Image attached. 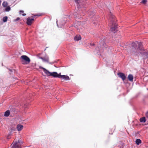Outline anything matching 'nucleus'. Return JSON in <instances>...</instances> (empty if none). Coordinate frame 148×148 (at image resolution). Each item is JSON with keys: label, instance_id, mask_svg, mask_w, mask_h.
I'll use <instances>...</instances> for the list:
<instances>
[{"label": "nucleus", "instance_id": "17", "mask_svg": "<svg viewBox=\"0 0 148 148\" xmlns=\"http://www.w3.org/2000/svg\"><path fill=\"white\" fill-rule=\"evenodd\" d=\"M10 113V111L9 110H7L5 112L4 116L5 117H8L9 116Z\"/></svg>", "mask_w": 148, "mask_h": 148}, {"label": "nucleus", "instance_id": "12", "mask_svg": "<svg viewBox=\"0 0 148 148\" xmlns=\"http://www.w3.org/2000/svg\"><path fill=\"white\" fill-rule=\"evenodd\" d=\"M42 69H43L45 73L47 75V76H50L51 72H50L49 71L44 68L42 67Z\"/></svg>", "mask_w": 148, "mask_h": 148}, {"label": "nucleus", "instance_id": "32", "mask_svg": "<svg viewBox=\"0 0 148 148\" xmlns=\"http://www.w3.org/2000/svg\"><path fill=\"white\" fill-rule=\"evenodd\" d=\"M90 45H95V44H91L90 43Z\"/></svg>", "mask_w": 148, "mask_h": 148}, {"label": "nucleus", "instance_id": "26", "mask_svg": "<svg viewBox=\"0 0 148 148\" xmlns=\"http://www.w3.org/2000/svg\"><path fill=\"white\" fill-rule=\"evenodd\" d=\"M145 116L148 119V111L145 114Z\"/></svg>", "mask_w": 148, "mask_h": 148}, {"label": "nucleus", "instance_id": "16", "mask_svg": "<svg viewBox=\"0 0 148 148\" xmlns=\"http://www.w3.org/2000/svg\"><path fill=\"white\" fill-rule=\"evenodd\" d=\"M127 78L129 81L131 82H133V77L132 74H130L129 75Z\"/></svg>", "mask_w": 148, "mask_h": 148}, {"label": "nucleus", "instance_id": "18", "mask_svg": "<svg viewBox=\"0 0 148 148\" xmlns=\"http://www.w3.org/2000/svg\"><path fill=\"white\" fill-rule=\"evenodd\" d=\"M140 121L141 123H145L146 122L145 117H143L140 118Z\"/></svg>", "mask_w": 148, "mask_h": 148}, {"label": "nucleus", "instance_id": "23", "mask_svg": "<svg viewBox=\"0 0 148 148\" xmlns=\"http://www.w3.org/2000/svg\"><path fill=\"white\" fill-rule=\"evenodd\" d=\"M10 130L11 132H13L16 130V129L14 127H12L10 128Z\"/></svg>", "mask_w": 148, "mask_h": 148}, {"label": "nucleus", "instance_id": "37", "mask_svg": "<svg viewBox=\"0 0 148 148\" xmlns=\"http://www.w3.org/2000/svg\"><path fill=\"white\" fill-rule=\"evenodd\" d=\"M63 21V22H64H64H64V21Z\"/></svg>", "mask_w": 148, "mask_h": 148}, {"label": "nucleus", "instance_id": "11", "mask_svg": "<svg viewBox=\"0 0 148 148\" xmlns=\"http://www.w3.org/2000/svg\"><path fill=\"white\" fill-rule=\"evenodd\" d=\"M59 78L64 79L66 81L69 80H70V78L68 76L64 75H61L60 74V75Z\"/></svg>", "mask_w": 148, "mask_h": 148}, {"label": "nucleus", "instance_id": "14", "mask_svg": "<svg viewBox=\"0 0 148 148\" xmlns=\"http://www.w3.org/2000/svg\"><path fill=\"white\" fill-rule=\"evenodd\" d=\"M118 31L117 28H110V33L112 34L115 33Z\"/></svg>", "mask_w": 148, "mask_h": 148}, {"label": "nucleus", "instance_id": "4", "mask_svg": "<svg viewBox=\"0 0 148 148\" xmlns=\"http://www.w3.org/2000/svg\"><path fill=\"white\" fill-rule=\"evenodd\" d=\"M23 142L21 140H18L17 141H14L12 144L11 148H21V145Z\"/></svg>", "mask_w": 148, "mask_h": 148}, {"label": "nucleus", "instance_id": "19", "mask_svg": "<svg viewBox=\"0 0 148 148\" xmlns=\"http://www.w3.org/2000/svg\"><path fill=\"white\" fill-rule=\"evenodd\" d=\"M141 143V140L140 139H137L136 141V143L137 145H139Z\"/></svg>", "mask_w": 148, "mask_h": 148}, {"label": "nucleus", "instance_id": "38", "mask_svg": "<svg viewBox=\"0 0 148 148\" xmlns=\"http://www.w3.org/2000/svg\"><path fill=\"white\" fill-rule=\"evenodd\" d=\"M10 71H11V70H10Z\"/></svg>", "mask_w": 148, "mask_h": 148}, {"label": "nucleus", "instance_id": "22", "mask_svg": "<svg viewBox=\"0 0 148 148\" xmlns=\"http://www.w3.org/2000/svg\"><path fill=\"white\" fill-rule=\"evenodd\" d=\"M8 17L7 16L4 17L3 18V20L4 22H6L7 21Z\"/></svg>", "mask_w": 148, "mask_h": 148}, {"label": "nucleus", "instance_id": "31", "mask_svg": "<svg viewBox=\"0 0 148 148\" xmlns=\"http://www.w3.org/2000/svg\"><path fill=\"white\" fill-rule=\"evenodd\" d=\"M23 15V16H25L26 15V14H25V13H24V14H22Z\"/></svg>", "mask_w": 148, "mask_h": 148}, {"label": "nucleus", "instance_id": "6", "mask_svg": "<svg viewBox=\"0 0 148 148\" xmlns=\"http://www.w3.org/2000/svg\"><path fill=\"white\" fill-rule=\"evenodd\" d=\"M21 58L22 60V61H25L26 64L29 63L30 61V60L29 58L27 56L25 55H23L21 56Z\"/></svg>", "mask_w": 148, "mask_h": 148}, {"label": "nucleus", "instance_id": "27", "mask_svg": "<svg viewBox=\"0 0 148 148\" xmlns=\"http://www.w3.org/2000/svg\"><path fill=\"white\" fill-rule=\"evenodd\" d=\"M20 19V18L19 17H17L16 19L14 20V21H16L19 20Z\"/></svg>", "mask_w": 148, "mask_h": 148}, {"label": "nucleus", "instance_id": "34", "mask_svg": "<svg viewBox=\"0 0 148 148\" xmlns=\"http://www.w3.org/2000/svg\"><path fill=\"white\" fill-rule=\"evenodd\" d=\"M1 0H0V5H1Z\"/></svg>", "mask_w": 148, "mask_h": 148}, {"label": "nucleus", "instance_id": "29", "mask_svg": "<svg viewBox=\"0 0 148 148\" xmlns=\"http://www.w3.org/2000/svg\"><path fill=\"white\" fill-rule=\"evenodd\" d=\"M24 12V11H23V10H20V13H23Z\"/></svg>", "mask_w": 148, "mask_h": 148}, {"label": "nucleus", "instance_id": "2", "mask_svg": "<svg viewBox=\"0 0 148 148\" xmlns=\"http://www.w3.org/2000/svg\"><path fill=\"white\" fill-rule=\"evenodd\" d=\"M107 47L106 46V44L105 43V41L103 40V41L101 40V41L100 42L99 45H98V46L95 49V51H96L97 50V53H99L101 50L103 49H104L106 48Z\"/></svg>", "mask_w": 148, "mask_h": 148}, {"label": "nucleus", "instance_id": "35", "mask_svg": "<svg viewBox=\"0 0 148 148\" xmlns=\"http://www.w3.org/2000/svg\"><path fill=\"white\" fill-rule=\"evenodd\" d=\"M76 2H77L78 0H75Z\"/></svg>", "mask_w": 148, "mask_h": 148}, {"label": "nucleus", "instance_id": "25", "mask_svg": "<svg viewBox=\"0 0 148 148\" xmlns=\"http://www.w3.org/2000/svg\"><path fill=\"white\" fill-rule=\"evenodd\" d=\"M147 0H143L141 3L145 4L147 3Z\"/></svg>", "mask_w": 148, "mask_h": 148}, {"label": "nucleus", "instance_id": "9", "mask_svg": "<svg viewBox=\"0 0 148 148\" xmlns=\"http://www.w3.org/2000/svg\"><path fill=\"white\" fill-rule=\"evenodd\" d=\"M140 51V53L142 56L144 57V59H146L148 58V51L147 52H141Z\"/></svg>", "mask_w": 148, "mask_h": 148}, {"label": "nucleus", "instance_id": "7", "mask_svg": "<svg viewBox=\"0 0 148 148\" xmlns=\"http://www.w3.org/2000/svg\"><path fill=\"white\" fill-rule=\"evenodd\" d=\"M60 75L57 73V72H51L50 73V76H53V77H60Z\"/></svg>", "mask_w": 148, "mask_h": 148}, {"label": "nucleus", "instance_id": "3", "mask_svg": "<svg viewBox=\"0 0 148 148\" xmlns=\"http://www.w3.org/2000/svg\"><path fill=\"white\" fill-rule=\"evenodd\" d=\"M115 16H111V18H112L109 24V26L110 28H117V24L116 23V20L115 18Z\"/></svg>", "mask_w": 148, "mask_h": 148}, {"label": "nucleus", "instance_id": "36", "mask_svg": "<svg viewBox=\"0 0 148 148\" xmlns=\"http://www.w3.org/2000/svg\"><path fill=\"white\" fill-rule=\"evenodd\" d=\"M26 106L25 105H24V107H25V108H26V106Z\"/></svg>", "mask_w": 148, "mask_h": 148}, {"label": "nucleus", "instance_id": "28", "mask_svg": "<svg viewBox=\"0 0 148 148\" xmlns=\"http://www.w3.org/2000/svg\"><path fill=\"white\" fill-rule=\"evenodd\" d=\"M32 15H33L34 16H40V15H38V14H35V15L32 14Z\"/></svg>", "mask_w": 148, "mask_h": 148}, {"label": "nucleus", "instance_id": "15", "mask_svg": "<svg viewBox=\"0 0 148 148\" xmlns=\"http://www.w3.org/2000/svg\"><path fill=\"white\" fill-rule=\"evenodd\" d=\"M81 39V37L80 35H77L74 38V40L76 41H78L80 40Z\"/></svg>", "mask_w": 148, "mask_h": 148}, {"label": "nucleus", "instance_id": "1", "mask_svg": "<svg viewBox=\"0 0 148 148\" xmlns=\"http://www.w3.org/2000/svg\"><path fill=\"white\" fill-rule=\"evenodd\" d=\"M142 44L140 42L136 41L133 42L131 44L132 51L134 49L135 53H140V51H144V49L142 46Z\"/></svg>", "mask_w": 148, "mask_h": 148}, {"label": "nucleus", "instance_id": "30", "mask_svg": "<svg viewBox=\"0 0 148 148\" xmlns=\"http://www.w3.org/2000/svg\"><path fill=\"white\" fill-rule=\"evenodd\" d=\"M77 30L78 31H79L80 30V29H82V28H77Z\"/></svg>", "mask_w": 148, "mask_h": 148}, {"label": "nucleus", "instance_id": "8", "mask_svg": "<svg viewBox=\"0 0 148 148\" xmlns=\"http://www.w3.org/2000/svg\"><path fill=\"white\" fill-rule=\"evenodd\" d=\"M34 21V18H30L29 17L27 19V23L28 25H31Z\"/></svg>", "mask_w": 148, "mask_h": 148}, {"label": "nucleus", "instance_id": "24", "mask_svg": "<svg viewBox=\"0 0 148 148\" xmlns=\"http://www.w3.org/2000/svg\"><path fill=\"white\" fill-rule=\"evenodd\" d=\"M75 22V24H74V27H78V25H78V24H79V22L78 21H76Z\"/></svg>", "mask_w": 148, "mask_h": 148}, {"label": "nucleus", "instance_id": "5", "mask_svg": "<svg viewBox=\"0 0 148 148\" xmlns=\"http://www.w3.org/2000/svg\"><path fill=\"white\" fill-rule=\"evenodd\" d=\"M39 58L40 59H41L43 62H47L48 63H49V64H54L55 63H56V61H55L53 62H49V57L48 56H46L45 58H43L42 57H39Z\"/></svg>", "mask_w": 148, "mask_h": 148}, {"label": "nucleus", "instance_id": "10", "mask_svg": "<svg viewBox=\"0 0 148 148\" xmlns=\"http://www.w3.org/2000/svg\"><path fill=\"white\" fill-rule=\"evenodd\" d=\"M119 77L121 78L123 80H124L126 79V76L125 74L122 73H118Z\"/></svg>", "mask_w": 148, "mask_h": 148}, {"label": "nucleus", "instance_id": "13", "mask_svg": "<svg viewBox=\"0 0 148 148\" xmlns=\"http://www.w3.org/2000/svg\"><path fill=\"white\" fill-rule=\"evenodd\" d=\"M23 126L22 125L18 124L17 126L16 129L18 131H21L23 129Z\"/></svg>", "mask_w": 148, "mask_h": 148}, {"label": "nucleus", "instance_id": "33", "mask_svg": "<svg viewBox=\"0 0 148 148\" xmlns=\"http://www.w3.org/2000/svg\"><path fill=\"white\" fill-rule=\"evenodd\" d=\"M7 138L8 139H9L10 138H9V136H8Z\"/></svg>", "mask_w": 148, "mask_h": 148}, {"label": "nucleus", "instance_id": "21", "mask_svg": "<svg viewBox=\"0 0 148 148\" xmlns=\"http://www.w3.org/2000/svg\"><path fill=\"white\" fill-rule=\"evenodd\" d=\"M7 7L5 9V11L7 12L9 11L10 10V7L9 6H7Z\"/></svg>", "mask_w": 148, "mask_h": 148}, {"label": "nucleus", "instance_id": "20", "mask_svg": "<svg viewBox=\"0 0 148 148\" xmlns=\"http://www.w3.org/2000/svg\"><path fill=\"white\" fill-rule=\"evenodd\" d=\"M2 5L3 7H7L8 5V3L5 1H4L2 3Z\"/></svg>", "mask_w": 148, "mask_h": 148}]
</instances>
